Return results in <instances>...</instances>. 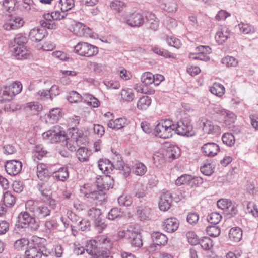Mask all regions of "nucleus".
<instances>
[{"mask_svg": "<svg viewBox=\"0 0 258 258\" xmlns=\"http://www.w3.org/2000/svg\"><path fill=\"white\" fill-rule=\"evenodd\" d=\"M162 8L168 13H175L177 9V0H170L162 5Z\"/></svg>", "mask_w": 258, "mask_h": 258, "instance_id": "obj_36", "label": "nucleus"}, {"mask_svg": "<svg viewBox=\"0 0 258 258\" xmlns=\"http://www.w3.org/2000/svg\"><path fill=\"white\" fill-rule=\"evenodd\" d=\"M42 254L39 247L29 246L25 251V254L17 255L16 258H41Z\"/></svg>", "mask_w": 258, "mask_h": 258, "instance_id": "obj_18", "label": "nucleus"}, {"mask_svg": "<svg viewBox=\"0 0 258 258\" xmlns=\"http://www.w3.org/2000/svg\"><path fill=\"white\" fill-rule=\"evenodd\" d=\"M222 63L227 67H235L238 65V61L232 56H227L222 59Z\"/></svg>", "mask_w": 258, "mask_h": 258, "instance_id": "obj_46", "label": "nucleus"}, {"mask_svg": "<svg viewBox=\"0 0 258 258\" xmlns=\"http://www.w3.org/2000/svg\"><path fill=\"white\" fill-rule=\"evenodd\" d=\"M201 247L205 250H209L213 247V242L211 239L208 237H204L201 239L199 243Z\"/></svg>", "mask_w": 258, "mask_h": 258, "instance_id": "obj_61", "label": "nucleus"}, {"mask_svg": "<svg viewBox=\"0 0 258 258\" xmlns=\"http://www.w3.org/2000/svg\"><path fill=\"white\" fill-rule=\"evenodd\" d=\"M152 50L154 53L161 56H164L165 57L175 58V56L174 55V54L171 53L168 50H164L163 49H161L160 48L157 46L153 47L152 48Z\"/></svg>", "mask_w": 258, "mask_h": 258, "instance_id": "obj_44", "label": "nucleus"}, {"mask_svg": "<svg viewBox=\"0 0 258 258\" xmlns=\"http://www.w3.org/2000/svg\"><path fill=\"white\" fill-rule=\"evenodd\" d=\"M98 166L99 170L104 174V175L109 173L113 169V164L109 160L107 159L99 160Z\"/></svg>", "mask_w": 258, "mask_h": 258, "instance_id": "obj_24", "label": "nucleus"}, {"mask_svg": "<svg viewBox=\"0 0 258 258\" xmlns=\"http://www.w3.org/2000/svg\"><path fill=\"white\" fill-rule=\"evenodd\" d=\"M47 182L44 181L38 184V189L44 197H48L51 191V187Z\"/></svg>", "mask_w": 258, "mask_h": 258, "instance_id": "obj_47", "label": "nucleus"}, {"mask_svg": "<svg viewBox=\"0 0 258 258\" xmlns=\"http://www.w3.org/2000/svg\"><path fill=\"white\" fill-rule=\"evenodd\" d=\"M152 100L148 96H143L139 98L137 102V107L141 110H146L151 105Z\"/></svg>", "mask_w": 258, "mask_h": 258, "instance_id": "obj_32", "label": "nucleus"}, {"mask_svg": "<svg viewBox=\"0 0 258 258\" xmlns=\"http://www.w3.org/2000/svg\"><path fill=\"white\" fill-rule=\"evenodd\" d=\"M18 218L19 223L17 225L18 227H28L31 230L35 231L39 227V222L35 220V218L30 216L27 212L20 213Z\"/></svg>", "mask_w": 258, "mask_h": 258, "instance_id": "obj_5", "label": "nucleus"}, {"mask_svg": "<svg viewBox=\"0 0 258 258\" xmlns=\"http://www.w3.org/2000/svg\"><path fill=\"white\" fill-rule=\"evenodd\" d=\"M217 206L227 215H233L236 213V209L231 201L227 199H220L217 201Z\"/></svg>", "mask_w": 258, "mask_h": 258, "instance_id": "obj_15", "label": "nucleus"}, {"mask_svg": "<svg viewBox=\"0 0 258 258\" xmlns=\"http://www.w3.org/2000/svg\"><path fill=\"white\" fill-rule=\"evenodd\" d=\"M39 205L40 204L38 201L29 200L26 202L25 206L27 210L34 213L35 215L37 208H38V207H39Z\"/></svg>", "mask_w": 258, "mask_h": 258, "instance_id": "obj_49", "label": "nucleus"}, {"mask_svg": "<svg viewBox=\"0 0 258 258\" xmlns=\"http://www.w3.org/2000/svg\"><path fill=\"white\" fill-rule=\"evenodd\" d=\"M202 173L206 175L210 176L213 173V168L210 163L205 164L201 167Z\"/></svg>", "mask_w": 258, "mask_h": 258, "instance_id": "obj_64", "label": "nucleus"}, {"mask_svg": "<svg viewBox=\"0 0 258 258\" xmlns=\"http://www.w3.org/2000/svg\"><path fill=\"white\" fill-rule=\"evenodd\" d=\"M220 118L226 125H230L233 124L236 119V116L233 113L225 109H219L216 111Z\"/></svg>", "mask_w": 258, "mask_h": 258, "instance_id": "obj_17", "label": "nucleus"}, {"mask_svg": "<svg viewBox=\"0 0 258 258\" xmlns=\"http://www.w3.org/2000/svg\"><path fill=\"white\" fill-rule=\"evenodd\" d=\"M67 99L71 103H78L81 101L82 96L76 91H73L69 93Z\"/></svg>", "mask_w": 258, "mask_h": 258, "instance_id": "obj_53", "label": "nucleus"}, {"mask_svg": "<svg viewBox=\"0 0 258 258\" xmlns=\"http://www.w3.org/2000/svg\"><path fill=\"white\" fill-rule=\"evenodd\" d=\"M86 142L83 133L77 131L73 133L71 137L66 139V146L71 152L77 151L80 147L85 145Z\"/></svg>", "mask_w": 258, "mask_h": 258, "instance_id": "obj_4", "label": "nucleus"}, {"mask_svg": "<svg viewBox=\"0 0 258 258\" xmlns=\"http://www.w3.org/2000/svg\"><path fill=\"white\" fill-rule=\"evenodd\" d=\"M211 50V49L209 46L201 45L196 48L195 53H190L189 57L193 59L208 61L210 59L209 55Z\"/></svg>", "mask_w": 258, "mask_h": 258, "instance_id": "obj_8", "label": "nucleus"}, {"mask_svg": "<svg viewBox=\"0 0 258 258\" xmlns=\"http://www.w3.org/2000/svg\"><path fill=\"white\" fill-rule=\"evenodd\" d=\"M146 18L150 28L154 31L157 30L159 27V21L155 15L148 13L146 15Z\"/></svg>", "mask_w": 258, "mask_h": 258, "instance_id": "obj_33", "label": "nucleus"}, {"mask_svg": "<svg viewBox=\"0 0 258 258\" xmlns=\"http://www.w3.org/2000/svg\"><path fill=\"white\" fill-rule=\"evenodd\" d=\"M25 109L30 113L35 114L42 110V106L37 102H29L27 104Z\"/></svg>", "mask_w": 258, "mask_h": 258, "instance_id": "obj_35", "label": "nucleus"}, {"mask_svg": "<svg viewBox=\"0 0 258 258\" xmlns=\"http://www.w3.org/2000/svg\"><path fill=\"white\" fill-rule=\"evenodd\" d=\"M126 7L125 2L121 0H113L110 4V8L116 12L122 11Z\"/></svg>", "mask_w": 258, "mask_h": 258, "instance_id": "obj_38", "label": "nucleus"}, {"mask_svg": "<svg viewBox=\"0 0 258 258\" xmlns=\"http://www.w3.org/2000/svg\"><path fill=\"white\" fill-rule=\"evenodd\" d=\"M151 236L153 241L158 245L164 246L166 245L168 242L167 236L160 232H153Z\"/></svg>", "mask_w": 258, "mask_h": 258, "instance_id": "obj_22", "label": "nucleus"}, {"mask_svg": "<svg viewBox=\"0 0 258 258\" xmlns=\"http://www.w3.org/2000/svg\"><path fill=\"white\" fill-rule=\"evenodd\" d=\"M84 24L79 22H73L71 26L69 27V30L70 31L73 32L75 35L79 37H82L84 35V30L85 28Z\"/></svg>", "mask_w": 258, "mask_h": 258, "instance_id": "obj_23", "label": "nucleus"}, {"mask_svg": "<svg viewBox=\"0 0 258 258\" xmlns=\"http://www.w3.org/2000/svg\"><path fill=\"white\" fill-rule=\"evenodd\" d=\"M144 22V19L142 13L138 11H135L127 16V24L131 27H139Z\"/></svg>", "mask_w": 258, "mask_h": 258, "instance_id": "obj_11", "label": "nucleus"}, {"mask_svg": "<svg viewBox=\"0 0 258 258\" xmlns=\"http://www.w3.org/2000/svg\"><path fill=\"white\" fill-rule=\"evenodd\" d=\"M229 237L232 241L236 242L240 241L242 237L241 229L238 227L232 228L229 231Z\"/></svg>", "mask_w": 258, "mask_h": 258, "instance_id": "obj_27", "label": "nucleus"}, {"mask_svg": "<svg viewBox=\"0 0 258 258\" xmlns=\"http://www.w3.org/2000/svg\"><path fill=\"white\" fill-rule=\"evenodd\" d=\"M174 122L170 119L161 120L155 126L154 134L162 139H168L173 136L175 132Z\"/></svg>", "mask_w": 258, "mask_h": 258, "instance_id": "obj_1", "label": "nucleus"}, {"mask_svg": "<svg viewBox=\"0 0 258 258\" xmlns=\"http://www.w3.org/2000/svg\"><path fill=\"white\" fill-rule=\"evenodd\" d=\"M103 84L108 89H118L120 87L119 82L115 80H105L103 81Z\"/></svg>", "mask_w": 258, "mask_h": 258, "instance_id": "obj_56", "label": "nucleus"}, {"mask_svg": "<svg viewBox=\"0 0 258 258\" xmlns=\"http://www.w3.org/2000/svg\"><path fill=\"white\" fill-rule=\"evenodd\" d=\"M24 23L23 19L20 17L11 16V18L3 25L7 30H15L22 27Z\"/></svg>", "mask_w": 258, "mask_h": 258, "instance_id": "obj_16", "label": "nucleus"}, {"mask_svg": "<svg viewBox=\"0 0 258 258\" xmlns=\"http://www.w3.org/2000/svg\"><path fill=\"white\" fill-rule=\"evenodd\" d=\"M239 28L240 31L244 34H250L254 32V28L247 23H240L239 24Z\"/></svg>", "mask_w": 258, "mask_h": 258, "instance_id": "obj_57", "label": "nucleus"}, {"mask_svg": "<svg viewBox=\"0 0 258 258\" xmlns=\"http://www.w3.org/2000/svg\"><path fill=\"white\" fill-rule=\"evenodd\" d=\"M14 97L8 86H4L0 91V101L6 102L12 100Z\"/></svg>", "mask_w": 258, "mask_h": 258, "instance_id": "obj_26", "label": "nucleus"}, {"mask_svg": "<svg viewBox=\"0 0 258 258\" xmlns=\"http://www.w3.org/2000/svg\"><path fill=\"white\" fill-rule=\"evenodd\" d=\"M222 216L218 213L212 212L207 216L208 221L213 224H218L221 220Z\"/></svg>", "mask_w": 258, "mask_h": 258, "instance_id": "obj_52", "label": "nucleus"}, {"mask_svg": "<svg viewBox=\"0 0 258 258\" xmlns=\"http://www.w3.org/2000/svg\"><path fill=\"white\" fill-rule=\"evenodd\" d=\"M190 180V175L188 174L182 175L176 180L175 184L178 186L183 185L187 183L189 184Z\"/></svg>", "mask_w": 258, "mask_h": 258, "instance_id": "obj_63", "label": "nucleus"}, {"mask_svg": "<svg viewBox=\"0 0 258 258\" xmlns=\"http://www.w3.org/2000/svg\"><path fill=\"white\" fill-rule=\"evenodd\" d=\"M3 202L7 207H11L15 203V197L9 191H6L3 195Z\"/></svg>", "mask_w": 258, "mask_h": 258, "instance_id": "obj_43", "label": "nucleus"}, {"mask_svg": "<svg viewBox=\"0 0 258 258\" xmlns=\"http://www.w3.org/2000/svg\"><path fill=\"white\" fill-rule=\"evenodd\" d=\"M22 167V163L17 160L8 161L5 164V170L10 175L18 174L21 171Z\"/></svg>", "mask_w": 258, "mask_h": 258, "instance_id": "obj_13", "label": "nucleus"}, {"mask_svg": "<svg viewBox=\"0 0 258 258\" xmlns=\"http://www.w3.org/2000/svg\"><path fill=\"white\" fill-rule=\"evenodd\" d=\"M86 250L93 258L97 257V241L96 240L88 241L86 245Z\"/></svg>", "mask_w": 258, "mask_h": 258, "instance_id": "obj_31", "label": "nucleus"}, {"mask_svg": "<svg viewBox=\"0 0 258 258\" xmlns=\"http://www.w3.org/2000/svg\"><path fill=\"white\" fill-rule=\"evenodd\" d=\"M114 180L110 176L105 174L98 178V201L103 202L107 199L105 191L113 187Z\"/></svg>", "mask_w": 258, "mask_h": 258, "instance_id": "obj_3", "label": "nucleus"}, {"mask_svg": "<svg viewBox=\"0 0 258 258\" xmlns=\"http://www.w3.org/2000/svg\"><path fill=\"white\" fill-rule=\"evenodd\" d=\"M231 35L230 29L226 27L219 28L215 34V40L219 44H223Z\"/></svg>", "mask_w": 258, "mask_h": 258, "instance_id": "obj_20", "label": "nucleus"}, {"mask_svg": "<svg viewBox=\"0 0 258 258\" xmlns=\"http://www.w3.org/2000/svg\"><path fill=\"white\" fill-rule=\"evenodd\" d=\"M61 11L64 12L71 10L75 6L74 0H60Z\"/></svg>", "mask_w": 258, "mask_h": 258, "instance_id": "obj_48", "label": "nucleus"}, {"mask_svg": "<svg viewBox=\"0 0 258 258\" xmlns=\"http://www.w3.org/2000/svg\"><path fill=\"white\" fill-rule=\"evenodd\" d=\"M128 122L125 118H119L114 120L111 119L108 123V126L110 128L119 130L124 127L127 125Z\"/></svg>", "mask_w": 258, "mask_h": 258, "instance_id": "obj_25", "label": "nucleus"}, {"mask_svg": "<svg viewBox=\"0 0 258 258\" xmlns=\"http://www.w3.org/2000/svg\"><path fill=\"white\" fill-rule=\"evenodd\" d=\"M15 44L12 49L14 56L17 59H26L29 54L25 47L27 42V38L21 34H17L14 38Z\"/></svg>", "mask_w": 258, "mask_h": 258, "instance_id": "obj_2", "label": "nucleus"}, {"mask_svg": "<svg viewBox=\"0 0 258 258\" xmlns=\"http://www.w3.org/2000/svg\"><path fill=\"white\" fill-rule=\"evenodd\" d=\"M202 130L205 134L213 136H218L221 133V129L219 126L207 119L203 122Z\"/></svg>", "mask_w": 258, "mask_h": 258, "instance_id": "obj_10", "label": "nucleus"}, {"mask_svg": "<svg viewBox=\"0 0 258 258\" xmlns=\"http://www.w3.org/2000/svg\"><path fill=\"white\" fill-rule=\"evenodd\" d=\"M51 211V209L46 205H39L37 208L35 215L38 218H43L50 215Z\"/></svg>", "mask_w": 258, "mask_h": 258, "instance_id": "obj_29", "label": "nucleus"}, {"mask_svg": "<svg viewBox=\"0 0 258 258\" xmlns=\"http://www.w3.org/2000/svg\"><path fill=\"white\" fill-rule=\"evenodd\" d=\"M134 89L138 92L142 93L152 95L155 93V90L152 87H146L142 84H136Z\"/></svg>", "mask_w": 258, "mask_h": 258, "instance_id": "obj_41", "label": "nucleus"}, {"mask_svg": "<svg viewBox=\"0 0 258 258\" xmlns=\"http://www.w3.org/2000/svg\"><path fill=\"white\" fill-rule=\"evenodd\" d=\"M92 154V151L82 146L79 148L77 152V156L80 162H86L88 160L89 156Z\"/></svg>", "mask_w": 258, "mask_h": 258, "instance_id": "obj_28", "label": "nucleus"}, {"mask_svg": "<svg viewBox=\"0 0 258 258\" xmlns=\"http://www.w3.org/2000/svg\"><path fill=\"white\" fill-rule=\"evenodd\" d=\"M44 139L49 140L51 143H56L61 141L64 137V132L59 127H55L53 130H48L42 134Z\"/></svg>", "mask_w": 258, "mask_h": 258, "instance_id": "obj_9", "label": "nucleus"}, {"mask_svg": "<svg viewBox=\"0 0 258 258\" xmlns=\"http://www.w3.org/2000/svg\"><path fill=\"white\" fill-rule=\"evenodd\" d=\"M8 87L14 96L20 93L22 89V84L19 81H15L13 82L11 85L8 86Z\"/></svg>", "mask_w": 258, "mask_h": 258, "instance_id": "obj_55", "label": "nucleus"}, {"mask_svg": "<svg viewBox=\"0 0 258 258\" xmlns=\"http://www.w3.org/2000/svg\"><path fill=\"white\" fill-rule=\"evenodd\" d=\"M175 132L181 136L191 137L195 135L191 121L187 119L180 120L174 122Z\"/></svg>", "mask_w": 258, "mask_h": 258, "instance_id": "obj_6", "label": "nucleus"}, {"mask_svg": "<svg viewBox=\"0 0 258 258\" xmlns=\"http://www.w3.org/2000/svg\"><path fill=\"white\" fill-rule=\"evenodd\" d=\"M137 212L140 220L144 221L150 218L151 215V209L149 208L139 207Z\"/></svg>", "mask_w": 258, "mask_h": 258, "instance_id": "obj_37", "label": "nucleus"}, {"mask_svg": "<svg viewBox=\"0 0 258 258\" xmlns=\"http://www.w3.org/2000/svg\"><path fill=\"white\" fill-rule=\"evenodd\" d=\"M179 223L178 220L175 218H169L165 219L163 223V228L168 233H172L175 231L178 228Z\"/></svg>", "mask_w": 258, "mask_h": 258, "instance_id": "obj_19", "label": "nucleus"}, {"mask_svg": "<svg viewBox=\"0 0 258 258\" xmlns=\"http://www.w3.org/2000/svg\"><path fill=\"white\" fill-rule=\"evenodd\" d=\"M46 31L43 28L36 27L32 29L29 34V38L34 42H40L45 36Z\"/></svg>", "mask_w": 258, "mask_h": 258, "instance_id": "obj_21", "label": "nucleus"}, {"mask_svg": "<svg viewBox=\"0 0 258 258\" xmlns=\"http://www.w3.org/2000/svg\"><path fill=\"white\" fill-rule=\"evenodd\" d=\"M47 152L45 150L41 145L37 146L33 150V158L34 160L35 161L36 159L38 160L41 159L42 157L45 156Z\"/></svg>", "mask_w": 258, "mask_h": 258, "instance_id": "obj_40", "label": "nucleus"}, {"mask_svg": "<svg viewBox=\"0 0 258 258\" xmlns=\"http://www.w3.org/2000/svg\"><path fill=\"white\" fill-rule=\"evenodd\" d=\"M16 0H4L3 2V7L7 12L11 13L15 9Z\"/></svg>", "mask_w": 258, "mask_h": 258, "instance_id": "obj_54", "label": "nucleus"}, {"mask_svg": "<svg viewBox=\"0 0 258 258\" xmlns=\"http://www.w3.org/2000/svg\"><path fill=\"white\" fill-rule=\"evenodd\" d=\"M120 95L122 100L124 101H132L134 98V94L131 88L122 89L121 91Z\"/></svg>", "mask_w": 258, "mask_h": 258, "instance_id": "obj_42", "label": "nucleus"}, {"mask_svg": "<svg viewBox=\"0 0 258 258\" xmlns=\"http://www.w3.org/2000/svg\"><path fill=\"white\" fill-rule=\"evenodd\" d=\"M172 197L168 191L163 192L161 195L159 202V208L161 211L165 212L168 210L171 205Z\"/></svg>", "mask_w": 258, "mask_h": 258, "instance_id": "obj_14", "label": "nucleus"}, {"mask_svg": "<svg viewBox=\"0 0 258 258\" xmlns=\"http://www.w3.org/2000/svg\"><path fill=\"white\" fill-rule=\"evenodd\" d=\"M96 46L86 42H79L74 47V51L79 55L90 57L94 55Z\"/></svg>", "mask_w": 258, "mask_h": 258, "instance_id": "obj_7", "label": "nucleus"}, {"mask_svg": "<svg viewBox=\"0 0 258 258\" xmlns=\"http://www.w3.org/2000/svg\"><path fill=\"white\" fill-rule=\"evenodd\" d=\"M201 151L204 155L213 157L220 152V148L217 144L214 142H208L202 146Z\"/></svg>", "mask_w": 258, "mask_h": 258, "instance_id": "obj_12", "label": "nucleus"}, {"mask_svg": "<svg viewBox=\"0 0 258 258\" xmlns=\"http://www.w3.org/2000/svg\"><path fill=\"white\" fill-rule=\"evenodd\" d=\"M222 140L224 144L230 147L234 145L235 142V139L233 135L230 133H226L223 134Z\"/></svg>", "mask_w": 258, "mask_h": 258, "instance_id": "obj_45", "label": "nucleus"}, {"mask_svg": "<svg viewBox=\"0 0 258 258\" xmlns=\"http://www.w3.org/2000/svg\"><path fill=\"white\" fill-rule=\"evenodd\" d=\"M186 237L188 242L192 245H197L200 242L199 237L193 231L187 232Z\"/></svg>", "mask_w": 258, "mask_h": 258, "instance_id": "obj_60", "label": "nucleus"}, {"mask_svg": "<svg viewBox=\"0 0 258 258\" xmlns=\"http://www.w3.org/2000/svg\"><path fill=\"white\" fill-rule=\"evenodd\" d=\"M168 44L177 49H179L182 45L180 40L173 36H168L166 38Z\"/></svg>", "mask_w": 258, "mask_h": 258, "instance_id": "obj_58", "label": "nucleus"}, {"mask_svg": "<svg viewBox=\"0 0 258 258\" xmlns=\"http://www.w3.org/2000/svg\"><path fill=\"white\" fill-rule=\"evenodd\" d=\"M210 92L219 97H221L225 94V88L224 86L218 83H215L210 87Z\"/></svg>", "mask_w": 258, "mask_h": 258, "instance_id": "obj_30", "label": "nucleus"}, {"mask_svg": "<svg viewBox=\"0 0 258 258\" xmlns=\"http://www.w3.org/2000/svg\"><path fill=\"white\" fill-rule=\"evenodd\" d=\"M142 84L146 87L153 83V74L150 72L143 73L141 78Z\"/></svg>", "mask_w": 258, "mask_h": 258, "instance_id": "obj_39", "label": "nucleus"}, {"mask_svg": "<svg viewBox=\"0 0 258 258\" xmlns=\"http://www.w3.org/2000/svg\"><path fill=\"white\" fill-rule=\"evenodd\" d=\"M134 171L137 175L143 176L146 173L147 168L144 164L138 163L134 165Z\"/></svg>", "mask_w": 258, "mask_h": 258, "instance_id": "obj_50", "label": "nucleus"}, {"mask_svg": "<svg viewBox=\"0 0 258 258\" xmlns=\"http://www.w3.org/2000/svg\"><path fill=\"white\" fill-rule=\"evenodd\" d=\"M166 155L171 160L177 158L180 156V150L177 147H171L167 150Z\"/></svg>", "mask_w": 258, "mask_h": 258, "instance_id": "obj_51", "label": "nucleus"}, {"mask_svg": "<svg viewBox=\"0 0 258 258\" xmlns=\"http://www.w3.org/2000/svg\"><path fill=\"white\" fill-rule=\"evenodd\" d=\"M131 244L134 247H141L142 244V239L141 238V234L136 235L135 236H130Z\"/></svg>", "mask_w": 258, "mask_h": 258, "instance_id": "obj_62", "label": "nucleus"}, {"mask_svg": "<svg viewBox=\"0 0 258 258\" xmlns=\"http://www.w3.org/2000/svg\"><path fill=\"white\" fill-rule=\"evenodd\" d=\"M206 232L211 237L218 236L221 232L220 229L217 226H209L206 229Z\"/></svg>", "mask_w": 258, "mask_h": 258, "instance_id": "obj_59", "label": "nucleus"}, {"mask_svg": "<svg viewBox=\"0 0 258 258\" xmlns=\"http://www.w3.org/2000/svg\"><path fill=\"white\" fill-rule=\"evenodd\" d=\"M69 176L68 169L66 167H61L53 173L54 178L62 181H65L69 177Z\"/></svg>", "mask_w": 258, "mask_h": 258, "instance_id": "obj_34", "label": "nucleus"}]
</instances>
